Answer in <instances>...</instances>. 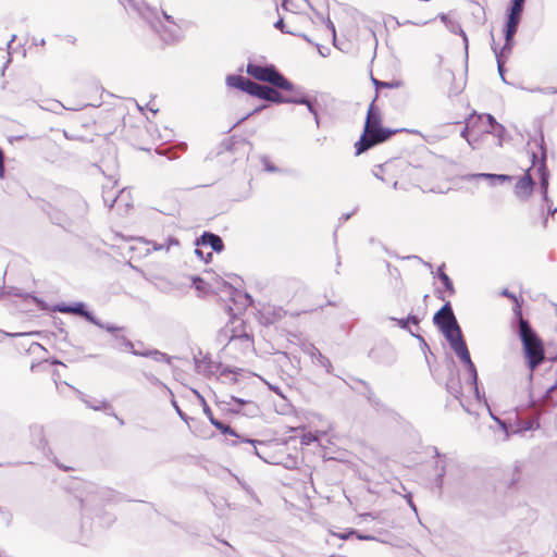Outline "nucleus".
Instances as JSON below:
<instances>
[{
    "instance_id": "17",
    "label": "nucleus",
    "mask_w": 557,
    "mask_h": 557,
    "mask_svg": "<svg viewBox=\"0 0 557 557\" xmlns=\"http://www.w3.org/2000/svg\"><path fill=\"white\" fill-rule=\"evenodd\" d=\"M200 242L202 245L211 247L215 252H221L224 249L222 238L213 233L205 232L200 237Z\"/></svg>"
},
{
    "instance_id": "55",
    "label": "nucleus",
    "mask_w": 557,
    "mask_h": 557,
    "mask_svg": "<svg viewBox=\"0 0 557 557\" xmlns=\"http://www.w3.org/2000/svg\"><path fill=\"white\" fill-rule=\"evenodd\" d=\"M270 388H271L274 393H276L277 395H280V396H282V397H283V394H282L281 389H280L277 386H272V385H270Z\"/></svg>"
},
{
    "instance_id": "27",
    "label": "nucleus",
    "mask_w": 557,
    "mask_h": 557,
    "mask_svg": "<svg viewBox=\"0 0 557 557\" xmlns=\"http://www.w3.org/2000/svg\"><path fill=\"white\" fill-rule=\"evenodd\" d=\"M372 83L374 84L376 90H379L381 88H399L403 86L401 81L383 82V81H379L374 77H372Z\"/></svg>"
},
{
    "instance_id": "19",
    "label": "nucleus",
    "mask_w": 557,
    "mask_h": 557,
    "mask_svg": "<svg viewBox=\"0 0 557 557\" xmlns=\"http://www.w3.org/2000/svg\"><path fill=\"white\" fill-rule=\"evenodd\" d=\"M258 98L267 100V101H271V102H274V103H283L284 102L283 96L281 95V92H278L273 87H270V86H267V85H262Z\"/></svg>"
},
{
    "instance_id": "20",
    "label": "nucleus",
    "mask_w": 557,
    "mask_h": 557,
    "mask_svg": "<svg viewBox=\"0 0 557 557\" xmlns=\"http://www.w3.org/2000/svg\"><path fill=\"white\" fill-rule=\"evenodd\" d=\"M82 317L85 318L87 321L91 322L92 324L107 330L110 333H114L120 330L117 326L111 325L109 323H102L91 312L87 311L86 309H84Z\"/></svg>"
},
{
    "instance_id": "60",
    "label": "nucleus",
    "mask_w": 557,
    "mask_h": 557,
    "mask_svg": "<svg viewBox=\"0 0 557 557\" xmlns=\"http://www.w3.org/2000/svg\"><path fill=\"white\" fill-rule=\"evenodd\" d=\"M329 28L331 29L332 34L335 35V26L333 25V23L331 21H329Z\"/></svg>"
},
{
    "instance_id": "24",
    "label": "nucleus",
    "mask_w": 557,
    "mask_h": 557,
    "mask_svg": "<svg viewBox=\"0 0 557 557\" xmlns=\"http://www.w3.org/2000/svg\"><path fill=\"white\" fill-rule=\"evenodd\" d=\"M248 78L242 75H228L226 77V84L228 87L236 88L243 91Z\"/></svg>"
},
{
    "instance_id": "50",
    "label": "nucleus",
    "mask_w": 557,
    "mask_h": 557,
    "mask_svg": "<svg viewBox=\"0 0 557 557\" xmlns=\"http://www.w3.org/2000/svg\"><path fill=\"white\" fill-rule=\"evenodd\" d=\"M443 476H444V469H442V472L437 475V479H436V484L438 487H442Z\"/></svg>"
},
{
    "instance_id": "38",
    "label": "nucleus",
    "mask_w": 557,
    "mask_h": 557,
    "mask_svg": "<svg viewBox=\"0 0 557 557\" xmlns=\"http://www.w3.org/2000/svg\"><path fill=\"white\" fill-rule=\"evenodd\" d=\"M85 403L87 404L88 407H90L94 410H101L109 406L106 401H97V403L85 401Z\"/></svg>"
},
{
    "instance_id": "25",
    "label": "nucleus",
    "mask_w": 557,
    "mask_h": 557,
    "mask_svg": "<svg viewBox=\"0 0 557 557\" xmlns=\"http://www.w3.org/2000/svg\"><path fill=\"white\" fill-rule=\"evenodd\" d=\"M485 116L488 123V128L485 129L486 133L496 132L498 135H500V133L505 131V127L502 124L497 123L493 115L486 114Z\"/></svg>"
},
{
    "instance_id": "29",
    "label": "nucleus",
    "mask_w": 557,
    "mask_h": 557,
    "mask_svg": "<svg viewBox=\"0 0 557 557\" xmlns=\"http://www.w3.org/2000/svg\"><path fill=\"white\" fill-rule=\"evenodd\" d=\"M537 172L540 173L541 177V186L544 189V193L546 194V189L548 186V173L546 171L544 161H541L540 164L537 165Z\"/></svg>"
},
{
    "instance_id": "35",
    "label": "nucleus",
    "mask_w": 557,
    "mask_h": 557,
    "mask_svg": "<svg viewBox=\"0 0 557 557\" xmlns=\"http://www.w3.org/2000/svg\"><path fill=\"white\" fill-rule=\"evenodd\" d=\"M509 52H510V51H508V50H507V51H505V52L502 54V50H500L499 52H497V51L495 50V54H496V58H497L498 73H499V75H500V77H502V79H503L504 82H505V76H504V64H503L502 59H503L504 57H506V54H508Z\"/></svg>"
},
{
    "instance_id": "39",
    "label": "nucleus",
    "mask_w": 557,
    "mask_h": 557,
    "mask_svg": "<svg viewBox=\"0 0 557 557\" xmlns=\"http://www.w3.org/2000/svg\"><path fill=\"white\" fill-rule=\"evenodd\" d=\"M522 11L523 7L511 4L508 15L521 17Z\"/></svg>"
},
{
    "instance_id": "7",
    "label": "nucleus",
    "mask_w": 557,
    "mask_h": 557,
    "mask_svg": "<svg viewBox=\"0 0 557 557\" xmlns=\"http://www.w3.org/2000/svg\"><path fill=\"white\" fill-rule=\"evenodd\" d=\"M433 321L440 327L441 332L447 341H450L455 336L462 334L449 302H446L434 314Z\"/></svg>"
},
{
    "instance_id": "6",
    "label": "nucleus",
    "mask_w": 557,
    "mask_h": 557,
    "mask_svg": "<svg viewBox=\"0 0 557 557\" xmlns=\"http://www.w3.org/2000/svg\"><path fill=\"white\" fill-rule=\"evenodd\" d=\"M451 349L455 351L459 360L465 363L466 370L468 373V387L475 396L476 399H480V393L478 387V372L474 363L471 360L470 352L468 350L467 344L463 339L462 334L455 336L453 339L448 341Z\"/></svg>"
},
{
    "instance_id": "49",
    "label": "nucleus",
    "mask_w": 557,
    "mask_h": 557,
    "mask_svg": "<svg viewBox=\"0 0 557 557\" xmlns=\"http://www.w3.org/2000/svg\"><path fill=\"white\" fill-rule=\"evenodd\" d=\"M407 320H408V322H409V323H413V324H416V325H418V324H419V319H418V317H417V315L409 314V315L407 317Z\"/></svg>"
},
{
    "instance_id": "36",
    "label": "nucleus",
    "mask_w": 557,
    "mask_h": 557,
    "mask_svg": "<svg viewBox=\"0 0 557 557\" xmlns=\"http://www.w3.org/2000/svg\"><path fill=\"white\" fill-rule=\"evenodd\" d=\"M317 441H318V435L312 433V432L305 433L300 437L301 445H306V446H308V445H310V444H312L313 442H317Z\"/></svg>"
},
{
    "instance_id": "34",
    "label": "nucleus",
    "mask_w": 557,
    "mask_h": 557,
    "mask_svg": "<svg viewBox=\"0 0 557 557\" xmlns=\"http://www.w3.org/2000/svg\"><path fill=\"white\" fill-rule=\"evenodd\" d=\"M274 27L280 29L282 33L300 36V34H298L295 29L287 27L283 18H278L274 24Z\"/></svg>"
},
{
    "instance_id": "40",
    "label": "nucleus",
    "mask_w": 557,
    "mask_h": 557,
    "mask_svg": "<svg viewBox=\"0 0 557 557\" xmlns=\"http://www.w3.org/2000/svg\"><path fill=\"white\" fill-rule=\"evenodd\" d=\"M200 398H201V401L203 403V413L208 417L209 421L212 423V420H216V419L213 417V413H212L210 407L205 401V399L202 397H200Z\"/></svg>"
},
{
    "instance_id": "48",
    "label": "nucleus",
    "mask_w": 557,
    "mask_h": 557,
    "mask_svg": "<svg viewBox=\"0 0 557 557\" xmlns=\"http://www.w3.org/2000/svg\"><path fill=\"white\" fill-rule=\"evenodd\" d=\"M195 253H196L197 256H199L201 259H205V261H206V262H208V258H211V257H212V253H211V252H208L207 258H205V257H203V252H202V250H201V249H199V248H197V249L195 250Z\"/></svg>"
},
{
    "instance_id": "9",
    "label": "nucleus",
    "mask_w": 557,
    "mask_h": 557,
    "mask_svg": "<svg viewBox=\"0 0 557 557\" xmlns=\"http://www.w3.org/2000/svg\"><path fill=\"white\" fill-rule=\"evenodd\" d=\"M466 384H468V381L466 382ZM465 388L469 393H471L468 385L462 386L460 377H459V372L457 370H451L450 374L446 381V389L454 398L459 400L462 408H466V404L463 400V389Z\"/></svg>"
},
{
    "instance_id": "62",
    "label": "nucleus",
    "mask_w": 557,
    "mask_h": 557,
    "mask_svg": "<svg viewBox=\"0 0 557 557\" xmlns=\"http://www.w3.org/2000/svg\"><path fill=\"white\" fill-rule=\"evenodd\" d=\"M233 399L238 403L239 405H243L245 404V401L243 399H239V398H236V397H233Z\"/></svg>"
},
{
    "instance_id": "46",
    "label": "nucleus",
    "mask_w": 557,
    "mask_h": 557,
    "mask_svg": "<svg viewBox=\"0 0 557 557\" xmlns=\"http://www.w3.org/2000/svg\"><path fill=\"white\" fill-rule=\"evenodd\" d=\"M304 104H305V106H307L308 111H309L311 114H315V113H318V112H317V110H315V108H314V106H313V103H312V101H311L309 98L307 99V103H304Z\"/></svg>"
},
{
    "instance_id": "45",
    "label": "nucleus",
    "mask_w": 557,
    "mask_h": 557,
    "mask_svg": "<svg viewBox=\"0 0 557 557\" xmlns=\"http://www.w3.org/2000/svg\"><path fill=\"white\" fill-rule=\"evenodd\" d=\"M172 405H173V407L175 408V410H176L177 414L180 416V418H181V419H183L184 421H186V420H187V417H186V414L181 410V408L178 407V405H177L176 400H174V399H173V400H172Z\"/></svg>"
},
{
    "instance_id": "13",
    "label": "nucleus",
    "mask_w": 557,
    "mask_h": 557,
    "mask_svg": "<svg viewBox=\"0 0 557 557\" xmlns=\"http://www.w3.org/2000/svg\"><path fill=\"white\" fill-rule=\"evenodd\" d=\"M240 350L242 352H247L253 349L252 338L245 332H236L234 341H233V350Z\"/></svg>"
},
{
    "instance_id": "4",
    "label": "nucleus",
    "mask_w": 557,
    "mask_h": 557,
    "mask_svg": "<svg viewBox=\"0 0 557 557\" xmlns=\"http://www.w3.org/2000/svg\"><path fill=\"white\" fill-rule=\"evenodd\" d=\"M518 333L523 345L529 368L534 370L544 360V347L542 341L532 330L530 323L522 317H520Z\"/></svg>"
},
{
    "instance_id": "52",
    "label": "nucleus",
    "mask_w": 557,
    "mask_h": 557,
    "mask_svg": "<svg viewBox=\"0 0 557 557\" xmlns=\"http://www.w3.org/2000/svg\"><path fill=\"white\" fill-rule=\"evenodd\" d=\"M103 199H104V201H106V202H108V201L110 200V205H109V207H110V208H112V207H113V203H114V202H115V200H116V197L108 198V197L103 196Z\"/></svg>"
},
{
    "instance_id": "42",
    "label": "nucleus",
    "mask_w": 557,
    "mask_h": 557,
    "mask_svg": "<svg viewBox=\"0 0 557 557\" xmlns=\"http://www.w3.org/2000/svg\"><path fill=\"white\" fill-rule=\"evenodd\" d=\"M385 171V165H379L374 171H373V175L381 180V181H384L383 176H382V173Z\"/></svg>"
},
{
    "instance_id": "31",
    "label": "nucleus",
    "mask_w": 557,
    "mask_h": 557,
    "mask_svg": "<svg viewBox=\"0 0 557 557\" xmlns=\"http://www.w3.org/2000/svg\"><path fill=\"white\" fill-rule=\"evenodd\" d=\"M307 99H308L307 96L296 92L292 97H283V100H284L283 103L304 104V103H307Z\"/></svg>"
},
{
    "instance_id": "57",
    "label": "nucleus",
    "mask_w": 557,
    "mask_h": 557,
    "mask_svg": "<svg viewBox=\"0 0 557 557\" xmlns=\"http://www.w3.org/2000/svg\"><path fill=\"white\" fill-rule=\"evenodd\" d=\"M312 115H313V117H314V122H315L317 127H320V119H319L318 113L312 114Z\"/></svg>"
},
{
    "instance_id": "28",
    "label": "nucleus",
    "mask_w": 557,
    "mask_h": 557,
    "mask_svg": "<svg viewBox=\"0 0 557 557\" xmlns=\"http://www.w3.org/2000/svg\"><path fill=\"white\" fill-rule=\"evenodd\" d=\"M261 87H262V85L257 84L248 78L243 91L247 92L250 96H255L258 98Z\"/></svg>"
},
{
    "instance_id": "5",
    "label": "nucleus",
    "mask_w": 557,
    "mask_h": 557,
    "mask_svg": "<svg viewBox=\"0 0 557 557\" xmlns=\"http://www.w3.org/2000/svg\"><path fill=\"white\" fill-rule=\"evenodd\" d=\"M247 73L257 81L269 83L273 87L296 91L295 86L284 75H282L274 65H260L252 62L247 64Z\"/></svg>"
},
{
    "instance_id": "47",
    "label": "nucleus",
    "mask_w": 557,
    "mask_h": 557,
    "mask_svg": "<svg viewBox=\"0 0 557 557\" xmlns=\"http://www.w3.org/2000/svg\"><path fill=\"white\" fill-rule=\"evenodd\" d=\"M556 389H557V381L550 387L547 388L545 398L546 399L550 398L552 393Z\"/></svg>"
},
{
    "instance_id": "44",
    "label": "nucleus",
    "mask_w": 557,
    "mask_h": 557,
    "mask_svg": "<svg viewBox=\"0 0 557 557\" xmlns=\"http://www.w3.org/2000/svg\"><path fill=\"white\" fill-rule=\"evenodd\" d=\"M392 320H395L397 321L398 325L403 329V330H409V322L406 319H395V318H392Z\"/></svg>"
},
{
    "instance_id": "15",
    "label": "nucleus",
    "mask_w": 557,
    "mask_h": 557,
    "mask_svg": "<svg viewBox=\"0 0 557 557\" xmlns=\"http://www.w3.org/2000/svg\"><path fill=\"white\" fill-rule=\"evenodd\" d=\"M236 334V330L233 326L226 325L218 332L216 341L220 345L225 348L233 350V341Z\"/></svg>"
},
{
    "instance_id": "2",
    "label": "nucleus",
    "mask_w": 557,
    "mask_h": 557,
    "mask_svg": "<svg viewBox=\"0 0 557 557\" xmlns=\"http://www.w3.org/2000/svg\"><path fill=\"white\" fill-rule=\"evenodd\" d=\"M86 213L87 203L76 194L71 195L66 202L61 203L59 207H51V210L48 211L54 224L69 231L79 226L84 222Z\"/></svg>"
},
{
    "instance_id": "41",
    "label": "nucleus",
    "mask_w": 557,
    "mask_h": 557,
    "mask_svg": "<svg viewBox=\"0 0 557 557\" xmlns=\"http://www.w3.org/2000/svg\"><path fill=\"white\" fill-rule=\"evenodd\" d=\"M262 163H263V165H264V169H265L268 172H272V173H274V172H278V169H277L275 165L271 164V163L269 162V160H268V158H267V157H263V158H262Z\"/></svg>"
},
{
    "instance_id": "11",
    "label": "nucleus",
    "mask_w": 557,
    "mask_h": 557,
    "mask_svg": "<svg viewBox=\"0 0 557 557\" xmlns=\"http://www.w3.org/2000/svg\"><path fill=\"white\" fill-rule=\"evenodd\" d=\"M521 17L508 15L506 29H505V45L502 48V54L505 51H511L512 49V38L517 33L518 25L520 23Z\"/></svg>"
},
{
    "instance_id": "3",
    "label": "nucleus",
    "mask_w": 557,
    "mask_h": 557,
    "mask_svg": "<svg viewBox=\"0 0 557 557\" xmlns=\"http://www.w3.org/2000/svg\"><path fill=\"white\" fill-rule=\"evenodd\" d=\"M395 132L382 127L381 113L373 101L368 109L363 134L355 145L356 154H361L373 146L387 140Z\"/></svg>"
},
{
    "instance_id": "23",
    "label": "nucleus",
    "mask_w": 557,
    "mask_h": 557,
    "mask_svg": "<svg viewBox=\"0 0 557 557\" xmlns=\"http://www.w3.org/2000/svg\"><path fill=\"white\" fill-rule=\"evenodd\" d=\"M119 329L120 330L117 332L112 333L117 342V345L120 347H123V348L129 350L134 355H139L138 351L134 350L133 343L129 339H127L124 335L119 334L123 329L122 327H119Z\"/></svg>"
},
{
    "instance_id": "54",
    "label": "nucleus",
    "mask_w": 557,
    "mask_h": 557,
    "mask_svg": "<svg viewBox=\"0 0 557 557\" xmlns=\"http://www.w3.org/2000/svg\"><path fill=\"white\" fill-rule=\"evenodd\" d=\"M407 503L414 511L417 510L416 505L413 504L410 495L407 496Z\"/></svg>"
},
{
    "instance_id": "59",
    "label": "nucleus",
    "mask_w": 557,
    "mask_h": 557,
    "mask_svg": "<svg viewBox=\"0 0 557 557\" xmlns=\"http://www.w3.org/2000/svg\"><path fill=\"white\" fill-rule=\"evenodd\" d=\"M194 283L196 284V288L199 289L201 287V284H197V283H202V280L197 277V278L194 280Z\"/></svg>"
},
{
    "instance_id": "63",
    "label": "nucleus",
    "mask_w": 557,
    "mask_h": 557,
    "mask_svg": "<svg viewBox=\"0 0 557 557\" xmlns=\"http://www.w3.org/2000/svg\"><path fill=\"white\" fill-rule=\"evenodd\" d=\"M7 296L5 295V288H0V298Z\"/></svg>"
},
{
    "instance_id": "26",
    "label": "nucleus",
    "mask_w": 557,
    "mask_h": 557,
    "mask_svg": "<svg viewBox=\"0 0 557 557\" xmlns=\"http://www.w3.org/2000/svg\"><path fill=\"white\" fill-rule=\"evenodd\" d=\"M444 265L438 268L437 270V277L441 280V282L444 284L446 290H448L450 294L455 293L454 285L449 276L443 271Z\"/></svg>"
},
{
    "instance_id": "56",
    "label": "nucleus",
    "mask_w": 557,
    "mask_h": 557,
    "mask_svg": "<svg viewBox=\"0 0 557 557\" xmlns=\"http://www.w3.org/2000/svg\"><path fill=\"white\" fill-rule=\"evenodd\" d=\"M511 4L523 7L524 0H513Z\"/></svg>"
},
{
    "instance_id": "8",
    "label": "nucleus",
    "mask_w": 557,
    "mask_h": 557,
    "mask_svg": "<svg viewBox=\"0 0 557 557\" xmlns=\"http://www.w3.org/2000/svg\"><path fill=\"white\" fill-rule=\"evenodd\" d=\"M212 425L215 429H218L221 433H223L225 435H231L234 437V440L226 442L227 445L236 446L239 443H247L252 446L253 454H256L258 457L262 458L257 449V444H261L260 441L251 440V438L245 437L243 435H239L234 429H232L230 425L223 423L220 420H212Z\"/></svg>"
},
{
    "instance_id": "61",
    "label": "nucleus",
    "mask_w": 557,
    "mask_h": 557,
    "mask_svg": "<svg viewBox=\"0 0 557 557\" xmlns=\"http://www.w3.org/2000/svg\"><path fill=\"white\" fill-rule=\"evenodd\" d=\"M467 133H468V127H466L462 132H461V136L463 138H467Z\"/></svg>"
},
{
    "instance_id": "16",
    "label": "nucleus",
    "mask_w": 557,
    "mask_h": 557,
    "mask_svg": "<svg viewBox=\"0 0 557 557\" xmlns=\"http://www.w3.org/2000/svg\"><path fill=\"white\" fill-rule=\"evenodd\" d=\"M30 438L34 446L40 449L42 453L46 451L47 441L45 438L44 428L35 424L30 426Z\"/></svg>"
},
{
    "instance_id": "33",
    "label": "nucleus",
    "mask_w": 557,
    "mask_h": 557,
    "mask_svg": "<svg viewBox=\"0 0 557 557\" xmlns=\"http://www.w3.org/2000/svg\"><path fill=\"white\" fill-rule=\"evenodd\" d=\"M195 363H196L197 372L203 373V374L210 373V371L208 370L210 361L207 358L195 359Z\"/></svg>"
},
{
    "instance_id": "18",
    "label": "nucleus",
    "mask_w": 557,
    "mask_h": 557,
    "mask_svg": "<svg viewBox=\"0 0 557 557\" xmlns=\"http://www.w3.org/2000/svg\"><path fill=\"white\" fill-rule=\"evenodd\" d=\"M441 18L445 23V25L449 29V32H451L454 34H458L462 37L465 50H466V53H468V37H467V34L465 33V30L462 29L461 25L457 21L448 18V16H446V15H442Z\"/></svg>"
},
{
    "instance_id": "37",
    "label": "nucleus",
    "mask_w": 557,
    "mask_h": 557,
    "mask_svg": "<svg viewBox=\"0 0 557 557\" xmlns=\"http://www.w3.org/2000/svg\"><path fill=\"white\" fill-rule=\"evenodd\" d=\"M5 295L7 296L22 297V298H28L29 297V294L23 293L21 289L16 288V287H8V288H5Z\"/></svg>"
},
{
    "instance_id": "10",
    "label": "nucleus",
    "mask_w": 557,
    "mask_h": 557,
    "mask_svg": "<svg viewBox=\"0 0 557 557\" xmlns=\"http://www.w3.org/2000/svg\"><path fill=\"white\" fill-rule=\"evenodd\" d=\"M302 351L311 358L312 362L323 367L327 373H332L333 366L330 359L322 355L313 344L304 345Z\"/></svg>"
},
{
    "instance_id": "14",
    "label": "nucleus",
    "mask_w": 557,
    "mask_h": 557,
    "mask_svg": "<svg viewBox=\"0 0 557 557\" xmlns=\"http://www.w3.org/2000/svg\"><path fill=\"white\" fill-rule=\"evenodd\" d=\"M469 180L483 178L488 182L491 186L498 184L509 183L512 181V176L506 174H492V173H476L468 176Z\"/></svg>"
},
{
    "instance_id": "21",
    "label": "nucleus",
    "mask_w": 557,
    "mask_h": 557,
    "mask_svg": "<svg viewBox=\"0 0 557 557\" xmlns=\"http://www.w3.org/2000/svg\"><path fill=\"white\" fill-rule=\"evenodd\" d=\"M85 305L83 302H76L74 305H58L55 310L62 313H74L82 317Z\"/></svg>"
},
{
    "instance_id": "53",
    "label": "nucleus",
    "mask_w": 557,
    "mask_h": 557,
    "mask_svg": "<svg viewBox=\"0 0 557 557\" xmlns=\"http://www.w3.org/2000/svg\"><path fill=\"white\" fill-rule=\"evenodd\" d=\"M352 215V213H346V214H343L341 218H339V221L342 222H346L350 219V216Z\"/></svg>"
},
{
    "instance_id": "43",
    "label": "nucleus",
    "mask_w": 557,
    "mask_h": 557,
    "mask_svg": "<svg viewBox=\"0 0 557 557\" xmlns=\"http://www.w3.org/2000/svg\"><path fill=\"white\" fill-rule=\"evenodd\" d=\"M4 177V153L0 148V178Z\"/></svg>"
},
{
    "instance_id": "22",
    "label": "nucleus",
    "mask_w": 557,
    "mask_h": 557,
    "mask_svg": "<svg viewBox=\"0 0 557 557\" xmlns=\"http://www.w3.org/2000/svg\"><path fill=\"white\" fill-rule=\"evenodd\" d=\"M146 243L149 245H152V250H154V251H162V250L170 251V249L173 246L177 247L180 245L178 240L175 237H169L162 244H159L157 242H150V240H146Z\"/></svg>"
},
{
    "instance_id": "30",
    "label": "nucleus",
    "mask_w": 557,
    "mask_h": 557,
    "mask_svg": "<svg viewBox=\"0 0 557 557\" xmlns=\"http://www.w3.org/2000/svg\"><path fill=\"white\" fill-rule=\"evenodd\" d=\"M140 356H144V357H151L153 360L158 361V362H169L170 359L169 357L159 351V350H152V351H148V352H139Z\"/></svg>"
},
{
    "instance_id": "1",
    "label": "nucleus",
    "mask_w": 557,
    "mask_h": 557,
    "mask_svg": "<svg viewBox=\"0 0 557 557\" xmlns=\"http://www.w3.org/2000/svg\"><path fill=\"white\" fill-rule=\"evenodd\" d=\"M127 4L146 20L154 33L164 42H174L182 37V28L174 18L165 12L150 8L141 0H127Z\"/></svg>"
},
{
    "instance_id": "32",
    "label": "nucleus",
    "mask_w": 557,
    "mask_h": 557,
    "mask_svg": "<svg viewBox=\"0 0 557 557\" xmlns=\"http://www.w3.org/2000/svg\"><path fill=\"white\" fill-rule=\"evenodd\" d=\"M500 295L505 296V297H508V298L512 299L516 302L513 311H515V314L518 315V318L520 319V317H522V314H521L520 304L518 302L517 297L512 293H510L507 288H504L502 290Z\"/></svg>"
},
{
    "instance_id": "58",
    "label": "nucleus",
    "mask_w": 557,
    "mask_h": 557,
    "mask_svg": "<svg viewBox=\"0 0 557 557\" xmlns=\"http://www.w3.org/2000/svg\"><path fill=\"white\" fill-rule=\"evenodd\" d=\"M194 283L196 284V288L199 289L201 287V284H197V283H202V280L197 277V278L194 280Z\"/></svg>"
},
{
    "instance_id": "64",
    "label": "nucleus",
    "mask_w": 557,
    "mask_h": 557,
    "mask_svg": "<svg viewBox=\"0 0 557 557\" xmlns=\"http://www.w3.org/2000/svg\"><path fill=\"white\" fill-rule=\"evenodd\" d=\"M263 108H264L263 106H262V107H259V108L255 109V110H253L251 113H249V114L251 115V114H253V113H256V112H259V111H260V110H262Z\"/></svg>"
},
{
    "instance_id": "51",
    "label": "nucleus",
    "mask_w": 557,
    "mask_h": 557,
    "mask_svg": "<svg viewBox=\"0 0 557 557\" xmlns=\"http://www.w3.org/2000/svg\"><path fill=\"white\" fill-rule=\"evenodd\" d=\"M358 539H359V540H362V541H372V540H375V537H374V536H372V535H360V534L358 535Z\"/></svg>"
},
{
    "instance_id": "12",
    "label": "nucleus",
    "mask_w": 557,
    "mask_h": 557,
    "mask_svg": "<svg viewBox=\"0 0 557 557\" xmlns=\"http://www.w3.org/2000/svg\"><path fill=\"white\" fill-rule=\"evenodd\" d=\"M534 182L529 172L519 178L515 186V194L520 199H527L533 190Z\"/></svg>"
}]
</instances>
